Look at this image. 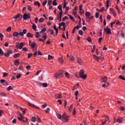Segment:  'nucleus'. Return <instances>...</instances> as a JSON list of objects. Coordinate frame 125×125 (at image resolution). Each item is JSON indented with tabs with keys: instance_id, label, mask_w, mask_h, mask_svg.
<instances>
[{
	"instance_id": "nucleus-52",
	"label": "nucleus",
	"mask_w": 125,
	"mask_h": 125,
	"mask_svg": "<svg viewBox=\"0 0 125 125\" xmlns=\"http://www.w3.org/2000/svg\"><path fill=\"white\" fill-rule=\"evenodd\" d=\"M53 29H54L56 31H58V28L56 27V25H54V26H53Z\"/></svg>"
},
{
	"instance_id": "nucleus-50",
	"label": "nucleus",
	"mask_w": 125,
	"mask_h": 125,
	"mask_svg": "<svg viewBox=\"0 0 125 125\" xmlns=\"http://www.w3.org/2000/svg\"><path fill=\"white\" fill-rule=\"evenodd\" d=\"M49 111H50V108H49V107L47 108L46 110H45V112L46 113H48Z\"/></svg>"
},
{
	"instance_id": "nucleus-11",
	"label": "nucleus",
	"mask_w": 125,
	"mask_h": 125,
	"mask_svg": "<svg viewBox=\"0 0 125 125\" xmlns=\"http://www.w3.org/2000/svg\"><path fill=\"white\" fill-rule=\"evenodd\" d=\"M21 117H18V119H19V120L20 121H22L23 122V123H26V122H27V120H26V121L25 120H24V117H23V116H20Z\"/></svg>"
},
{
	"instance_id": "nucleus-58",
	"label": "nucleus",
	"mask_w": 125,
	"mask_h": 125,
	"mask_svg": "<svg viewBox=\"0 0 125 125\" xmlns=\"http://www.w3.org/2000/svg\"><path fill=\"white\" fill-rule=\"evenodd\" d=\"M110 11L112 12V13H115V10L113 8H110Z\"/></svg>"
},
{
	"instance_id": "nucleus-34",
	"label": "nucleus",
	"mask_w": 125,
	"mask_h": 125,
	"mask_svg": "<svg viewBox=\"0 0 125 125\" xmlns=\"http://www.w3.org/2000/svg\"><path fill=\"white\" fill-rule=\"evenodd\" d=\"M48 59L49 60H51L53 59V57L52 56L50 55H48Z\"/></svg>"
},
{
	"instance_id": "nucleus-60",
	"label": "nucleus",
	"mask_w": 125,
	"mask_h": 125,
	"mask_svg": "<svg viewBox=\"0 0 125 125\" xmlns=\"http://www.w3.org/2000/svg\"><path fill=\"white\" fill-rule=\"evenodd\" d=\"M98 36H99V37H101L102 36V33L101 32H99L98 34Z\"/></svg>"
},
{
	"instance_id": "nucleus-37",
	"label": "nucleus",
	"mask_w": 125,
	"mask_h": 125,
	"mask_svg": "<svg viewBox=\"0 0 125 125\" xmlns=\"http://www.w3.org/2000/svg\"><path fill=\"white\" fill-rule=\"evenodd\" d=\"M78 33L81 36H83V30H79Z\"/></svg>"
},
{
	"instance_id": "nucleus-13",
	"label": "nucleus",
	"mask_w": 125,
	"mask_h": 125,
	"mask_svg": "<svg viewBox=\"0 0 125 125\" xmlns=\"http://www.w3.org/2000/svg\"><path fill=\"white\" fill-rule=\"evenodd\" d=\"M107 78L106 77L102 78V83H106L107 82Z\"/></svg>"
},
{
	"instance_id": "nucleus-14",
	"label": "nucleus",
	"mask_w": 125,
	"mask_h": 125,
	"mask_svg": "<svg viewBox=\"0 0 125 125\" xmlns=\"http://www.w3.org/2000/svg\"><path fill=\"white\" fill-rule=\"evenodd\" d=\"M31 24H32V29H33L35 31H37V25L33 22H31Z\"/></svg>"
},
{
	"instance_id": "nucleus-36",
	"label": "nucleus",
	"mask_w": 125,
	"mask_h": 125,
	"mask_svg": "<svg viewBox=\"0 0 125 125\" xmlns=\"http://www.w3.org/2000/svg\"><path fill=\"white\" fill-rule=\"evenodd\" d=\"M46 31V29L45 27H44L42 30H41L40 33H42V32H45Z\"/></svg>"
},
{
	"instance_id": "nucleus-49",
	"label": "nucleus",
	"mask_w": 125,
	"mask_h": 125,
	"mask_svg": "<svg viewBox=\"0 0 125 125\" xmlns=\"http://www.w3.org/2000/svg\"><path fill=\"white\" fill-rule=\"evenodd\" d=\"M43 21H44V19H43V18H41L39 20V22H43Z\"/></svg>"
},
{
	"instance_id": "nucleus-63",
	"label": "nucleus",
	"mask_w": 125,
	"mask_h": 125,
	"mask_svg": "<svg viewBox=\"0 0 125 125\" xmlns=\"http://www.w3.org/2000/svg\"><path fill=\"white\" fill-rule=\"evenodd\" d=\"M103 40V38H100L99 39V43H101V41Z\"/></svg>"
},
{
	"instance_id": "nucleus-53",
	"label": "nucleus",
	"mask_w": 125,
	"mask_h": 125,
	"mask_svg": "<svg viewBox=\"0 0 125 125\" xmlns=\"http://www.w3.org/2000/svg\"><path fill=\"white\" fill-rule=\"evenodd\" d=\"M32 53H28V59H30L32 57Z\"/></svg>"
},
{
	"instance_id": "nucleus-27",
	"label": "nucleus",
	"mask_w": 125,
	"mask_h": 125,
	"mask_svg": "<svg viewBox=\"0 0 125 125\" xmlns=\"http://www.w3.org/2000/svg\"><path fill=\"white\" fill-rule=\"evenodd\" d=\"M34 4H35V5H38V7H40V3L39 1H35V2H34Z\"/></svg>"
},
{
	"instance_id": "nucleus-16",
	"label": "nucleus",
	"mask_w": 125,
	"mask_h": 125,
	"mask_svg": "<svg viewBox=\"0 0 125 125\" xmlns=\"http://www.w3.org/2000/svg\"><path fill=\"white\" fill-rule=\"evenodd\" d=\"M83 61L80 58L77 59V63H78L80 65H82V64H83Z\"/></svg>"
},
{
	"instance_id": "nucleus-5",
	"label": "nucleus",
	"mask_w": 125,
	"mask_h": 125,
	"mask_svg": "<svg viewBox=\"0 0 125 125\" xmlns=\"http://www.w3.org/2000/svg\"><path fill=\"white\" fill-rule=\"evenodd\" d=\"M31 18V16L30 14L28 13L27 14L26 13H25L24 14H23V19L24 20H29Z\"/></svg>"
},
{
	"instance_id": "nucleus-3",
	"label": "nucleus",
	"mask_w": 125,
	"mask_h": 125,
	"mask_svg": "<svg viewBox=\"0 0 125 125\" xmlns=\"http://www.w3.org/2000/svg\"><path fill=\"white\" fill-rule=\"evenodd\" d=\"M79 74H80V77L81 78H82L83 79L85 80L86 79L87 75L86 74H84L83 70V69L80 70V72Z\"/></svg>"
},
{
	"instance_id": "nucleus-26",
	"label": "nucleus",
	"mask_w": 125,
	"mask_h": 125,
	"mask_svg": "<svg viewBox=\"0 0 125 125\" xmlns=\"http://www.w3.org/2000/svg\"><path fill=\"white\" fill-rule=\"evenodd\" d=\"M58 5V3H57L56 0H54L53 1V6H57Z\"/></svg>"
},
{
	"instance_id": "nucleus-29",
	"label": "nucleus",
	"mask_w": 125,
	"mask_h": 125,
	"mask_svg": "<svg viewBox=\"0 0 125 125\" xmlns=\"http://www.w3.org/2000/svg\"><path fill=\"white\" fill-rule=\"evenodd\" d=\"M94 59H96V61H98L99 59H100V57L98 56H96V55L93 56Z\"/></svg>"
},
{
	"instance_id": "nucleus-2",
	"label": "nucleus",
	"mask_w": 125,
	"mask_h": 125,
	"mask_svg": "<svg viewBox=\"0 0 125 125\" xmlns=\"http://www.w3.org/2000/svg\"><path fill=\"white\" fill-rule=\"evenodd\" d=\"M12 51L9 50L7 51V53H5L4 54L3 53V52L2 50H1V48H0V54L1 55H4L5 57H9L10 54H12Z\"/></svg>"
},
{
	"instance_id": "nucleus-1",
	"label": "nucleus",
	"mask_w": 125,
	"mask_h": 125,
	"mask_svg": "<svg viewBox=\"0 0 125 125\" xmlns=\"http://www.w3.org/2000/svg\"><path fill=\"white\" fill-rule=\"evenodd\" d=\"M56 116L58 119L62 120V122H67L69 121V116H66L65 114L62 116L60 114H56Z\"/></svg>"
},
{
	"instance_id": "nucleus-59",
	"label": "nucleus",
	"mask_w": 125,
	"mask_h": 125,
	"mask_svg": "<svg viewBox=\"0 0 125 125\" xmlns=\"http://www.w3.org/2000/svg\"><path fill=\"white\" fill-rule=\"evenodd\" d=\"M99 17V13H96V19H98Z\"/></svg>"
},
{
	"instance_id": "nucleus-19",
	"label": "nucleus",
	"mask_w": 125,
	"mask_h": 125,
	"mask_svg": "<svg viewBox=\"0 0 125 125\" xmlns=\"http://www.w3.org/2000/svg\"><path fill=\"white\" fill-rule=\"evenodd\" d=\"M26 37L29 38H33V35L31 33H28L27 34H26Z\"/></svg>"
},
{
	"instance_id": "nucleus-23",
	"label": "nucleus",
	"mask_w": 125,
	"mask_h": 125,
	"mask_svg": "<svg viewBox=\"0 0 125 125\" xmlns=\"http://www.w3.org/2000/svg\"><path fill=\"white\" fill-rule=\"evenodd\" d=\"M110 2V0H108L107 1H106V10L108 9V8L109 7V3Z\"/></svg>"
},
{
	"instance_id": "nucleus-38",
	"label": "nucleus",
	"mask_w": 125,
	"mask_h": 125,
	"mask_svg": "<svg viewBox=\"0 0 125 125\" xmlns=\"http://www.w3.org/2000/svg\"><path fill=\"white\" fill-rule=\"evenodd\" d=\"M42 86H43V87H46L48 86V84H47V83H42Z\"/></svg>"
},
{
	"instance_id": "nucleus-21",
	"label": "nucleus",
	"mask_w": 125,
	"mask_h": 125,
	"mask_svg": "<svg viewBox=\"0 0 125 125\" xmlns=\"http://www.w3.org/2000/svg\"><path fill=\"white\" fill-rule=\"evenodd\" d=\"M20 55H21L20 54L17 53V54H15V55H14L13 57H14L15 59H17V58H19Z\"/></svg>"
},
{
	"instance_id": "nucleus-4",
	"label": "nucleus",
	"mask_w": 125,
	"mask_h": 125,
	"mask_svg": "<svg viewBox=\"0 0 125 125\" xmlns=\"http://www.w3.org/2000/svg\"><path fill=\"white\" fill-rule=\"evenodd\" d=\"M25 43L23 42L21 43H17L16 45V47L19 49H22V47L24 46Z\"/></svg>"
},
{
	"instance_id": "nucleus-44",
	"label": "nucleus",
	"mask_w": 125,
	"mask_h": 125,
	"mask_svg": "<svg viewBox=\"0 0 125 125\" xmlns=\"http://www.w3.org/2000/svg\"><path fill=\"white\" fill-rule=\"evenodd\" d=\"M7 75H8V73L6 72L3 73V77H6Z\"/></svg>"
},
{
	"instance_id": "nucleus-22",
	"label": "nucleus",
	"mask_w": 125,
	"mask_h": 125,
	"mask_svg": "<svg viewBox=\"0 0 125 125\" xmlns=\"http://www.w3.org/2000/svg\"><path fill=\"white\" fill-rule=\"evenodd\" d=\"M91 15V13L89 12H87L85 13V16L86 18L87 17H89Z\"/></svg>"
},
{
	"instance_id": "nucleus-41",
	"label": "nucleus",
	"mask_w": 125,
	"mask_h": 125,
	"mask_svg": "<svg viewBox=\"0 0 125 125\" xmlns=\"http://www.w3.org/2000/svg\"><path fill=\"white\" fill-rule=\"evenodd\" d=\"M12 89H13V87L12 86H9V87L7 88V90L8 91H10V90H11Z\"/></svg>"
},
{
	"instance_id": "nucleus-61",
	"label": "nucleus",
	"mask_w": 125,
	"mask_h": 125,
	"mask_svg": "<svg viewBox=\"0 0 125 125\" xmlns=\"http://www.w3.org/2000/svg\"><path fill=\"white\" fill-rule=\"evenodd\" d=\"M34 57H36L37 56H38V52L37 51H35V52L34 54Z\"/></svg>"
},
{
	"instance_id": "nucleus-31",
	"label": "nucleus",
	"mask_w": 125,
	"mask_h": 125,
	"mask_svg": "<svg viewBox=\"0 0 125 125\" xmlns=\"http://www.w3.org/2000/svg\"><path fill=\"white\" fill-rule=\"evenodd\" d=\"M65 76L67 78H70V75L68 72H65Z\"/></svg>"
},
{
	"instance_id": "nucleus-20",
	"label": "nucleus",
	"mask_w": 125,
	"mask_h": 125,
	"mask_svg": "<svg viewBox=\"0 0 125 125\" xmlns=\"http://www.w3.org/2000/svg\"><path fill=\"white\" fill-rule=\"evenodd\" d=\"M27 10L29 11L32 12L33 11V8L31 7V5H27Z\"/></svg>"
},
{
	"instance_id": "nucleus-28",
	"label": "nucleus",
	"mask_w": 125,
	"mask_h": 125,
	"mask_svg": "<svg viewBox=\"0 0 125 125\" xmlns=\"http://www.w3.org/2000/svg\"><path fill=\"white\" fill-rule=\"evenodd\" d=\"M20 18V14H18L17 16L14 17V19L17 20Z\"/></svg>"
},
{
	"instance_id": "nucleus-6",
	"label": "nucleus",
	"mask_w": 125,
	"mask_h": 125,
	"mask_svg": "<svg viewBox=\"0 0 125 125\" xmlns=\"http://www.w3.org/2000/svg\"><path fill=\"white\" fill-rule=\"evenodd\" d=\"M28 105H29V106H30L31 107H34V108H35L36 109H38L39 110H42V109H41L40 107L35 105L34 104H31L30 103H28Z\"/></svg>"
},
{
	"instance_id": "nucleus-56",
	"label": "nucleus",
	"mask_w": 125,
	"mask_h": 125,
	"mask_svg": "<svg viewBox=\"0 0 125 125\" xmlns=\"http://www.w3.org/2000/svg\"><path fill=\"white\" fill-rule=\"evenodd\" d=\"M35 37H36V38H39V32H37L36 35H35Z\"/></svg>"
},
{
	"instance_id": "nucleus-12",
	"label": "nucleus",
	"mask_w": 125,
	"mask_h": 125,
	"mask_svg": "<svg viewBox=\"0 0 125 125\" xmlns=\"http://www.w3.org/2000/svg\"><path fill=\"white\" fill-rule=\"evenodd\" d=\"M123 117H118V119H117L116 120V121L117 123H119V124H122V120H123Z\"/></svg>"
},
{
	"instance_id": "nucleus-51",
	"label": "nucleus",
	"mask_w": 125,
	"mask_h": 125,
	"mask_svg": "<svg viewBox=\"0 0 125 125\" xmlns=\"http://www.w3.org/2000/svg\"><path fill=\"white\" fill-rule=\"evenodd\" d=\"M28 51V48L24 47L22 48V51L27 52Z\"/></svg>"
},
{
	"instance_id": "nucleus-35",
	"label": "nucleus",
	"mask_w": 125,
	"mask_h": 125,
	"mask_svg": "<svg viewBox=\"0 0 125 125\" xmlns=\"http://www.w3.org/2000/svg\"><path fill=\"white\" fill-rule=\"evenodd\" d=\"M62 11L59 13V19H62Z\"/></svg>"
},
{
	"instance_id": "nucleus-7",
	"label": "nucleus",
	"mask_w": 125,
	"mask_h": 125,
	"mask_svg": "<svg viewBox=\"0 0 125 125\" xmlns=\"http://www.w3.org/2000/svg\"><path fill=\"white\" fill-rule=\"evenodd\" d=\"M63 76V72H61L60 73H58L57 74H56L55 77L56 78H61V77H62Z\"/></svg>"
},
{
	"instance_id": "nucleus-24",
	"label": "nucleus",
	"mask_w": 125,
	"mask_h": 125,
	"mask_svg": "<svg viewBox=\"0 0 125 125\" xmlns=\"http://www.w3.org/2000/svg\"><path fill=\"white\" fill-rule=\"evenodd\" d=\"M70 61L72 62H74V61H75V58L72 56H70Z\"/></svg>"
},
{
	"instance_id": "nucleus-39",
	"label": "nucleus",
	"mask_w": 125,
	"mask_h": 125,
	"mask_svg": "<svg viewBox=\"0 0 125 125\" xmlns=\"http://www.w3.org/2000/svg\"><path fill=\"white\" fill-rule=\"evenodd\" d=\"M21 75L19 73V74H18V75L16 76V78L17 79H19L20 78H21Z\"/></svg>"
},
{
	"instance_id": "nucleus-45",
	"label": "nucleus",
	"mask_w": 125,
	"mask_h": 125,
	"mask_svg": "<svg viewBox=\"0 0 125 125\" xmlns=\"http://www.w3.org/2000/svg\"><path fill=\"white\" fill-rule=\"evenodd\" d=\"M31 47L32 48H34L35 47H36V44H35L34 43H32L31 44Z\"/></svg>"
},
{
	"instance_id": "nucleus-18",
	"label": "nucleus",
	"mask_w": 125,
	"mask_h": 125,
	"mask_svg": "<svg viewBox=\"0 0 125 125\" xmlns=\"http://www.w3.org/2000/svg\"><path fill=\"white\" fill-rule=\"evenodd\" d=\"M59 63H60V64H62V63H63V60L62 58H59Z\"/></svg>"
},
{
	"instance_id": "nucleus-42",
	"label": "nucleus",
	"mask_w": 125,
	"mask_h": 125,
	"mask_svg": "<svg viewBox=\"0 0 125 125\" xmlns=\"http://www.w3.org/2000/svg\"><path fill=\"white\" fill-rule=\"evenodd\" d=\"M19 63H20V62L18 60H16V61H15V65H18V64H19Z\"/></svg>"
},
{
	"instance_id": "nucleus-47",
	"label": "nucleus",
	"mask_w": 125,
	"mask_h": 125,
	"mask_svg": "<svg viewBox=\"0 0 125 125\" xmlns=\"http://www.w3.org/2000/svg\"><path fill=\"white\" fill-rule=\"evenodd\" d=\"M11 29H12V27H9L8 28H7V30H6V31L7 32H10Z\"/></svg>"
},
{
	"instance_id": "nucleus-43",
	"label": "nucleus",
	"mask_w": 125,
	"mask_h": 125,
	"mask_svg": "<svg viewBox=\"0 0 125 125\" xmlns=\"http://www.w3.org/2000/svg\"><path fill=\"white\" fill-rule=\"evenodd\" d=\"M65 20H69L68 18L66 16H65L63 19H62V21H64Z\"/></svg>"
},
{
	"instance_id": "nucleus-25",
	"label": "nucleus",
	"mask_w": 125,
	"mask_h": 125,
	"mask_svg": "<svg viewBox=\"0 0 125 125\" xmlns=\"http://www.w3.org/2000/svg\"><path fill=\"white\" fill-rule=\"evenodd\" d=\"M49 31L50 32V35H54V30H53L52 29H49Z\"/></svg>"
},
{
	"instance_id": "nucleus-15",
	"label": "nucleus",
	"mask_w": 125,
	"mask_h": 125,
	"mask_svg": "<svg viewBox=\"0 0 125 125\" xmlns=\"http://www.w3.org/2000/svg\"><path fill=\"white\" fill-rule=\"evenodd\" d=\"M93 18V17L92 16L91 17H88L86 18V21L87 22H90V20H92Z\"/></svg>"
},
{
	"instance_id": "nucleus-55",
	"label": "nucleus",
	"mask_w": 125,
	"mask_h": 125,
	"mask_svg": "<svg viewBox=\"0 0 125 125\" xmlns=\"http://www.w3.org/2000/svg\"><path fill=\"white\" fill-rule=\"evenodd\" d=\"M104 8L103 7L102 8V9L99 10V12H103V11H104Z\"/></svg>"
},
{
	"instance_id": "nucleus-62",
	"label": "nucleus",
	"mask_w": 125,
	"mask_h": 125,
	"mask_svg": "<svg viewBox=\"0 0 125 125\" xmlns=\"http://www.w3.org/2000/svg\"><path fill=\"white\" fill-rule=\"evenodd\" d=\"M42 38L44 39V40H45L47 38V36L46 34H44V36L42 37Z\"/></svg>"
},
{
	"instance_id": "nucleus-9",
	"label": "nucleus",
	"mask_w": 125,
	"mask_h": 125,
	"mask_svg": "<svg viewBox=\"0 0 125 125\" xmlns=\"http://www.w3.org/2000/svg\"><path fill=\"white\" fill-rule=\"evenodd\" d=\"M104 31L106 32V34L109 35L111 34V30L109 28H105L104 29Z\"/></svg>"
},
{
	"instance_id": "nucleus-64",
	"label": "nucleus",
	"mask_w": 125,
	"mask_h": 125,
	"mask_svg": "<svg viewBox=\"0 0 125 125\" xmlns=\"http://www.w3.org/2000/svg\"><path fill=\"white\" fill-rule=\"evenodd\" d=\"M47 3V2H46V1H44L42 3V5L45 6Z\"/></svg>"
},
{
	"instance_id": "nucleus-40",
	"label": "nucleus",
	"mask_w": 125,
	"mask_h": 125,
	"mask_svg": "<svg viewBox=\"0 0 125 125\" xmlns=\"http://www.w3.org/2000/svg\"><path fill=\"white\" fill-rule=\"evenodd\" d=\"M0 82H1V83L2 84H3V83H6L7 82L6 81V80H0Z\"/></svg>"
},
{
	"instance_id": "nucleus-8",
	"label": "nucleus",
	"mask_w": 125,
	"mask_h": 125,
	"mask_svg": "<svg viewBox=\"0 0 125 125\" xmlns=\"http://www.w3.org/2000/svg\"><path fill=\"white\" fill-rule=\"evenodd\" d=\"M20 33L21 37H24V35H25L27 33V30L23 29L22 31V32H20Z\"/></svg>"
},
{
	"instance_id": "nucleus-32",
	"label": "nucleus",
	"mask_w": 125,
	"mask_h": 125,
	"mask_svg": "<svg viewBox=\"0 0 125 125\" xmlns=\"http://www.w3.org/2000/svg\"><path fill=\"white\" fill-rule=\"evenodd\" d=\"M52 0H48V2L47 3V5L50 6L52 4Z\"/></svg>"
},
{
	"instance_id": "nucleus-30",
	"label": "nucleus",
	"mask_w": 125,
	"mask_h": 125,
	"mask_svg": "<svg viewBox=\"0 0 125 125\" xmlns=\"http://www.w3.org/2000/svg\"><path fill=\"white\" fill-rule=\"evenodd\" d=\"M59 25H60V26H63V27H65V26H66V25H65V22H62L61 23H60V24H59Z\"/></svg>"
},
{
	"instance_id": "nucleus-57",
	"label": "nucleus",
	"mask_w": 125,
	"mask_h": 125,
	"mask_svg": "<svg viewBox=\"0 0 125 125\" xmlns=\"http://www.w3.org/2000/svg\"><path fill=\"white\" fill-rule=\"evenodd\" d=\"M37 54H38L37 56H42V53H41L40 51H38V52H37Z\"/></svg>"
},
{
	"instance_id": "nucleus-48",
	"label": "nucleus",
	"mask_w": 125,
	"mask_h": 125,
	"mask_svg": "<svg viewBox=\"0 0 125 125\" xmlns=\"http://www.w3.org/2000/svg\"><path fill=\"white\" fill-rule=\"evenodd\" d=\"M119 78L122 80L125 81V78L123 77L122 75H120Z\"/></svg>"
},
{
	"instance_id": "nucleus-46",
	"label": "nucleus",
	"mask_w": 125,
	"mask_h": 125,
	"mask_svg": "<svg viewBox=\"0 0 125 125\" xmlns=\"http://www.w3.org/2000/svg\"><path fill=\"white\" fill-rule=\"evenodd\" d=\"M58 8L61 11V12L62 11V5H59L58 6Z\"/></svg>"
},
{
	"instance_id": "nucleus-54",
	"label": "nucleus",
	"mask_w": 125,
	"mask_h": 125,
	"mask_svg": "<svg viewBox=\"0 0 125 125\" xmlns=\"http://www.w3.org/2000/svg\"><path fill=\"white\" fill-rule=\"evenodd\" d=\"M19 69L20 71H22V70H23V67L22 66H20L19 67Z\"/></svg>"
},
{
	"instance_id": "nucleus-10",
	"label": "nucleus",
	"mask_w": 125,
	"mask_h": 125,
	"mask_svg": "<svg viewBox=\"0 0 125 125\" xmlns=\"http://www.w3.org/2000/svg\"><path fill=\"white\" fill-rule=\"evenodd\" d=\"M13 36L14 37L18 38L19 36H21V33L17 32H14L13 33Z\"/></svg>"
},
{
	"instance_id": "nucleus-17",
	"label": "nucleus",
	"mask_w": 125,
	"mask_h": 125,
	"mask_svg": "<svg viewBox=\"0 0 125 125\" xmlns=\"http://www.w3.org/2000/svg\"><path fill=\"white\" fill-rule=\"evenodd\" d=\"M55 99H61V96L60 94H56L55 95Z\"/></svg>"
},
{
	"instance_id": "nucleus-33",
	"label": "nucleus",
	"mask_w": 125,
	"mask_h": 125,
	"mask_svg": "<svg viewBox=\"0 0 125 125\" xmlns=\"http://www.w3.org/2000/svg\"><path fill=\"white\" fill-rule=\"evenodd\" d=\"M37 119V118H36V117H32V118H31L32 122H36Z\"/></svg>"
}]
</instances>
